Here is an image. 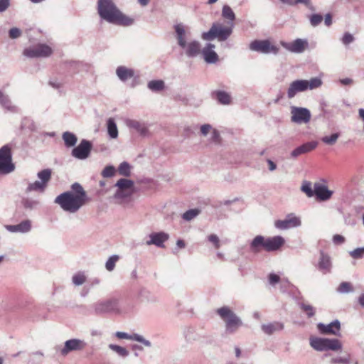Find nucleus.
I'll return each instance as SVG.
<instances>
[{"mask_svg":"<svg viewBox=\"0 0 364 364\" xmlns=\"http://www.w3.org/2000/svg\"><path fill=\"white\" fill-rule=\"evenodd\" d=\"M9 35L11 39H16L21 36V31L19 28L14 27L9 30Z\"/></svg>","mask_w":364,"mask_h":364,"instance_id":"13d9d810","label":"nucleus"},{"mask_svg":"<svg viewBox=\"0 0 364 364\" xmlns=\"http://www.w3.org/2000/svg\"><path fill=\"white\" fill-rule=\"evenodd\" d=\"M216 312L224 321L225 332L228 334L236 333L243 324L240 318L227 306L218 309Z\"/></svg>","mask_w":364,"mask_h":364,"instance_id":"20e7f679","label":"nucleus"},{"mask_svg":"<svg viewBox=\"0 0 364 364\" xmlns=\"http://www.w3.org/2000/svg\"><path fill=\"white\" fill-rule=\"evenodd\" d=\"M354 40H355L354 36L351 33L346 32L344 33V35L341 39V41L345 46H348L350 43H353L354 41Z\"/></svg>","mask_w":364,"mask_h":364,"instance_id":"4d7b16f0","label":"nucleus"},{"mask_svg":"<svg viewBox=\"0 0 364 364\" xmlns=\"http://www.w3.org/2000/svg\"><path fill=\"white\" fill-rule=\"evenodd\" d=\"M93 313L96 315L105 314H121L119 299L112 298L107 300L99 301L92 305Z\"/></svg>","mask_w":364,"mask_h":364,"instance_id":"0eeeda50","label":"nucleus"},{"mask_svg":"<svg viewBox=\"0 0 364 364\" xmlns=\"http://www.w3.org/2000/svg\"><path fill=\"white\" fill-rule=\"evenodd\" d=\"M317 329L320 333L323 335H340L341 323L338 319L334 320L328 324L318 323L317 324Z\"/></svg>","mask_w":364,"mask_h":364,"instance_id":"4468645a","label":"nucleus"},{"mask_svg":"<svg viewBox=\"0 0 364 364\" xmlns=\"http://www.w3.org/2000/svg\"><path fill=\"white\" fill-rule=\"evenodd\" d=\"M188 58H195L201 53V45L198 41H192L182 48Z\"/></svg>","mask_w":364,"mask_h":364,"instance_id":"393cba45","label":"nucleus"},{"mask_svg":"<svg viewBox=\"0 0 364 364\" xmlns=\"http://www.w3.org/2000/svg\"><path fill=\"white\" fill-rule=\"evenodd\" d=\"M147 87L153 92H159L164 89L165 84L161 80H151L148 82Z\"/></svg>","mask_w":364,"mask_h":364,"instance_id":"c9c22d12","label":"nucleus"},{"mask_svg":"<svg viewBox=\"0 0 364 364\" xmlns=\"http://www.w3.org/2000/svg\"><path fill=\"white\" fill-rule=\"evenodd\" d=\"M118 171L120 175L128 177L131 175V166L127 162H122L120 164Z\"/></svg>","mask_w":364,"mask_h":364,"instance_id":"de8ad7c7","label":"nucleus"},{"mask_svg":"<svg viewBox=\"0 0 364 364\" xmlns=\"http://www.w3.org/2000/svg\"><path fill=\"white\" fill-rule=\"evenodd\" d=\"M222 16L233 23L235 19V14L228 5H224L222 9Z\"/></svg>","mask_w":364,"mask_h":364,"instance_id":"58836bf2","label":"nucleus"},{"mask_svg":"<svg viewBox=\"0 0 364 364\" xmlns=\"http://www.w3.org/2000/svg\"><path fill=\"white\" fill-rule=\"evenodd\" d=\"M212 126L209 124H205L200 127V132L203 136H207L208 134L212 130Z\"/></svg>","mask_w":364,"mask_h":364,"instance_id":"680f3d73","label":"nucleus"},{"mask_svg":"<svg viewBox=\"0 0 364 364\" xmlns=\"http://www.w3.org/2000/svg\"><path fill=\"white\" fill-rule=\"evenodd\" d=\"M301 190L306 194L308 197L314 196V189L311 188V183L309 181H304L301 186Z\"/></svg>","mask_w":364,"mask_h":364,"instance_id":"3c124183","label":"nucleus"},{"mask_svg":"<svg viewBox=\"0 0 364 364\" xmlns=\"http://www.w3.org/2000/svg\"><path fill=\"white\" fill-rule=\"evenodd\" d=\"M215 95L219 103L227 105L231 102L230 95L225 91H216Z\"/></svg>","mask_w":364,"mask_h":364,"instance_id":"f704fd0d","label":"nucleus"},{"mask_svg":"<svg viewBox=\"0 0 364 364\" xmlns=\"http://www.w3.org/2000/svg\"><path fill=\"white\" fill-rule=\"evenodd\" d=\"M211 140L216 143L219 142L220 140V132L215 129H213L211 133Z\"/></svg>","mask_w":364,"mask_h":364,"instance_id":"0e129e2a","label":"nucleus"},{"mask_svg":"<svg viewBox=\"0 0 364 364\" xmlns=\"http://www.w3.org/2000/svg\"><path fill=\"white\" fill-rule=\"evenodd\" d=\"M133 193V190L122 189L117 190L114 195V198L117 200H123L124 198L130 197Z\"/></svg>","mask_w":364,"mask_h":364,"instance_id":"37998d69","label":"nucleus"},{"mask_svg":"<svg viewBox=\"0 0 364 364\" xmlns=\"http://www.w3.org/2000/svg\"><path fill=\"white\" fill-rule=\"evenodd\" d=\"M262 330L267 335H271L276 331H282L284 328L283 323L280 322H273L267 324H262Z\"/></svg>","mask_w":364,"mask_h":364,"instance_id":"7c9ffc66","label":"nucleus"},{"mask_svg":"<svg viewBox=\"0 0 364 364\" xmlns=\"http://www.w3.org/2000/svg\"><path fill=\"white\" fill-rule=\"evenodd\" d=\"M116 75L121 81L125 82L135 76V71L132 68L121 65L117 68Z\"/></svg>","mask_w":364,"mask_h":364,"instance_id":"cd10ccee","label":"nucleus"},{"mask_svg":"<svg viewBox=\"0 0 364 364\" xmlns=\"http://www.w3.org/2000/svg\"><path fill=\"white\" fill-rule=\"evenodd\" d=\"M115 168L113 166H107L102 171V176L104 178H109L114 175Z\"/></svg>","mask_w":364,"mask_h":364,"instance_id":"864d4df0","label":"nucleus"},{"mask_svg":"<svg viewBox=\"0 0 364 364\" xmlns=\"http://www.w3.org/2000/svg\"><path fill=\"white\" fill-rule=\"evenodd\" d=\"M331 266L330 257L323 252H321L318 269L323 274H326L331 272Z\"/></svg>","mask_w":364,"mask_h":364,"instance_id":"bb28decb","label":"nucleus"},{"mask_svg":"<svg viewBox=\"0 0 364 364\" xmlns=\"http://www.w3.org/2000/svg\"><path fill=\"white\" fill-rule=\"evenodd\" d=\"M309 345L314 350L319 352L338 351L342 349V343L337 338L311 336L309 338Z\"/></svg>","mask_w":364,"mask_h":364,"instance_id":"423d86ee","label":"nucleus"},{"mask_svg":"<svg viewBox=\"0 0 364 364\" xmlns=\"http://www.w3.org/2000/svg\"><path fill=\"white\" fill-rule=\"evenodd\" d=\"M310 23L312 26H317L323 21V16L321 14H315L310 16Z\"/></svg>","mask_w":364,"mask_h":364,"instance_id":"5fc2aeb1","label":"nucleus"},{"mask_svg":"<svg viewBox=\"0 0 364 364\" xmlns=\"http://www.w3.org/2000/svg\"><path fill=\"white\" fill-rule=\"evenodd\" d=\"M10 6V0H0V13L4 12Z\"/></svg>","mask_w":364,"mask_h":364,"instance_id":"e2e57ef3","label":"nucleus"},{"mask_svg":"<svg viewBox=\"0 0 364 364\" xmlns=\"http://www.w3.org/2000/svg\"><path fill=\"white\" fill-rule=\"evenodd\" d=\"M97 11L101 18L106 21L121 26H131L134 20L123 14L113 0H98Z\"/></svg>","mask_w":364,"mask_h":364,"instance_id":"f03ea898","label":"nucleus"},{"mask_svg":"<svg viewBox=\"0 0 364 364\" xmlns=\"http://www.w3.org/2000/svg\"><path fill=\"white\" fill-rule=\"evenodd\" d=\"M291 120L296 124H306L311 119V112L307 108L293 106L291 107Z\"/></svg>","mask_w":364,"mask_h":364,"instance_id":"f8f14e48","label":"nucleus"},{"mask_svg":"<svg viewBox=\"0 0 364 364\" xmlns=\"http://www.w3.org/2000/svg\"><path fill=\"white\" fill-rule=\"evenodd\" d=\"M250 249L253 253H258L262 249L265 250V237L262 235L256 236L250 242Z\"/></svg>","mask_w":364,"mask_h":364,"instance_id":"c85d7f7f","label":"nucleus"},{"mask_svg":"<svg viewBox=\"0 0 364 364\" xmlns=\"http://www.w3.org/2000/svg\"><path fill=\"white\" fill-rule=\"evenodd\" d=\"M282 3L287 4L289 6H293L297 4H301L305 5L307 8H309L311 11H314L315 9L311 4V0H280Z\"/></svg>","mask_w":364,"mask_h":364,"instance_id":"4c0bfd02","label":"nucleus"},{"mask_svg":"<svg viewBox=\"0 0 364 364\" xmlns=\"http://www.w3.org/2000/svg\"><path fill=\"white\" fill-rule=\"evenodd\" d=\"M109 348L122 358H126L129 355V352L124 347L116 344H109Z\"/></svg>","mask_w":364,"mask_h":364,"instance_id":"ea45409f","label":"nucleus"},{"mask_svg":"<svg viewBox=\"0 0 364 364\" xmlns=\"http://www.w3.org/2000/svg\"><path fill=\"white\" fill-rule=\"evenodd\" d=\"M4 228L10 232L25 234L31 230L32 222L27 219L16 225H6Z\"/></svg>","mask_w":364,"mask_h":364,"instance_id":"f3484780","label":"nucleus"},{"mask_svg":"<svg viewBox=\"0 0 364 364\" xmlns=\"http://www.w3.org/2000/svg\"><path fill=\"white\" fill-rule=\"evenodd\" d=\"M354 259H360L364 256V247H358L349 252Z\"/></svg>","mask_w":364,"mask_h":364,"instance_id":"6e6d98bb","label":"nucleus"},{"mask_svg":"<svg viewBox=\"0 0 364 364\" xmlns=\"http://www.w3.org/2000/svg\"><path fill=\"white\" fill-rule=\"evenodd\" d=\"M107 126L109 136L112 139H116L118 136V129L114 119L109 118L107 122Z\"/></svg>","mask_w":364,"mask_h":364,"instance_id":"72a5a7b5","label":"nucleus"},{"mask_svg":"<svg viewBox=\"0 0 364 364\" xmlns=\"http://www.w3.org/2000/svg\"><path fill=\"white\" fill-rule=\"evenodd\" d=\"M215 45L212 43H208L203 49H202V55L203 56L204 60L207 63H215L218 60V54L213 50L215 48Z\"/></svg>","mask_w":364,"mask_h":364,"instance_id":"4be33fe9","label":"nucleus"},{"mask_svg":"<svg viewBox=\"0 0 364 364\" xmlns=\"http://www.w3.org/2000/svg\"><path fill=\"white\" fill-rule=\"evenodd\" d=\"M333 241L335 244H342L345 241L344 237L340 235H335L333 237Z\"/></svg>","mask_w":364,"mask_h":364,"instance_id":"338daca9","label":"nucleus"},{"mask_svg":"<svg viewBox=\"0 0 364 364\" xmlns=\"http://www.w3.org/2000/svg\"><path fill=\"white\" fill-rule=\"evenodd\" d=\"M314 195L319 200H328L333 192L328 189V188L321 183H316L314 184Z\"/></svg>","mask_w":364,"mask_h":364,"instance_id":"a878e982","label":"nucleus"},{"mask_svg":"<svg viewBox=\"0 0 364 364\" xmlns=\"http://www.w3.org/2000/svg\"><path fill=\"white\" fill-rule=\"evenodd\" d=\"M284 242L282 236L265 238V250L267 252L277 250L284 244Z\"/></svg>","mask_w":364,"mask_h":364,"instance_id":"b1692460","label":"nucleus"},{"mask_svg":"<svg viewBox=\"0 0 364 364\" xmlns=\"http://www.w3.org/2000/svg\"><path fill=\"white\" fill-rule=\"evenodd\" d=\"M119 257L117 255H113L109 257L105 263V268L107 271L112 272L115 267L117 262L119 260Z\"/></svg>","mask_w":364,"mask_h":364,"instance_id":"49530a36","label":"nucleus"},{"mask_svg":"<svg viewBox=\"0 0 364 364\" xmlns=\"http://www.w3.org/2000/svg\"><path fill=\"white\" fill-rule=\"evenodd\" d=\"M300 307L309 318L313 317L315 315V309L312 306L301 303Z\"/></svg>","mask_w":364,"mask_h":364,"instance_id":"603ef678","label":"nucleus"},{"mask_svg":"<svg viewBox=\"0 0 364 364\" xmlns=\"http://www.w3.org/2000/svg\"><path fill=\"white\" fill-rule=\"evenodd\" d=\"M208 240L214 245L215 248L220 247V240L216 235H215V234L210 235L208 237Z\"/></svg>","mask_w":364,"mask_h":364,"instance_id":"052dcab7","label":"nucleus"},{"mask_svg":"<svg viewBox=\"0 0 364 364\" xmlns=\"http://www.w3.org/2000/svg\"><path fill=\"white\" fill-rule=\"evenodd\" d=\"M86 346V343L80 339L73 338L65 342L64 347L60 350L63 355H66L69 352L82 350Z\"/></svg>","mask_w":364,"mask_h":364,"instance_id":"dca6fc26","label":"nucleus"},{"mask_svg":"<svg viewBox=\"0 0 364 364\" xmlns=\"http://www.w3.org/2000/svg\"><path fill=\"white\" fill-rule=\"evenodd\" d=\"M124 122L129 129L135 130L141 136H147L149 134L148 127L144 122L132 119H127Z\"/></svg>","mask_w":364,"mask_h":364,"instance_id":"a211bd4d","label":"nucleus"},{"mask_svg":"<svg viewBox=\"0 0 364 364\" xmlns=\"http://www.w3.org/2000/svg\"><path fill=\"white\" fill-rule=\"evenodd\" d=\"M174 29L176 32V37L177 39V43L181 48L186 46V32L184 28V26L182 23H178L174 26Z\"/></svg>","mask_w":364,"mask_h":364,"instance_id":"c756f323","label":"nucleus"},{"mask_svg":"<svg viewBox=\"0 0 364 364\" xmlns=\"http://www.w3.org/2000/svg\"><path fill=\"white\" fill-rule=\"evenodd\" d=\"M72 281L75 286H80L85 283L86 277L83 272H78L73 276Z\"/></svg>","mask_w":364,"mask_h":364,"instance_id":"8fccbe9b","label":"nucleus"},{"mask_svg":"<svg viewBox=\"0 0 364 364\" xmlns=\"http://www.w3.org/2000/svg\"><path fill=\"white\" fill-rule=\"evenodd\" d=\"M318 146V142L316 141H308L301 144V146L295 148L290 154L291 157L293 159H296L299 156L302 154H307L314 149H315Z\"/></svg>","mask_w":364,"mask_h":364,"instance_id":"aec40b11","label":"nucleus"},{"mask_svg":"<svg viewBox=\"0 0 364 364\" xmlns=\"http://www.w3.org/2000/svg\"><path fill=\"white\" fill-rule=\"evenodd\" d=\"M38 178L41 181H36L33 183H29L27 188L25 190L26 193H28L32 191H36L43 193L51 178L50 169H44L41 171L37 174Z\"/></svg>","mask_w":364,"mask_h":364,"instance_id":"1a4fd4ad","label":"nucleus"},{"mask_svg":"<svg viewBox=\"0 0 364 364\" xmlns=\"http://www.w3.org/2000/svg\"><path fill=\"white\" fill-rule=\"evenodd\" d=\"M15 168L12 161L11 149L9 144H6L0 148V175L11 173Z\"/></svg>","mask_w":364,"mask_h":364,"instance_id":"6e6552de","label":"nucleus"},{"mask_svg":"<svg viewBox=\"0 0 364 364\" xmlns=\"http://www.w3.org/2000/svg\"><path fill=\"white\" fill-rule=\"evenodd\" d=\"M354 291L351 284L348 282H341L336 289V291L339 294H348Z\"/></svg>","mask_w":364,"mask_h":364,"instance_id":"a19ab883","label":"nucleus"},{"mask_svg":"<svg viewBox=\"0 0 364 364\" xmlns=\"http://www.w3.org/2000/svg\"><path fill=\"white\" fill-rule=\"evenodd\" d=\"M250 49L264 54H277L279 50V47L271 44L268 40H255L250 43Z\"/></svg>","mask_w":364,"mask_h":364,"instance_id":"9b49d317","label":"nucleus"},{"mask_svg":"<svg viewBox=\"0 0 364 364\" xmlns=\"http://www.w3.org/2000/svg\"><path fill=\"white\" fill-rule=\"evenodd\" d=\"M89 201L90 198L82 185L75 182L71 185L70 191L58 195L54 202L64 211L75 213Z\"/></svg>","mask_w":364,"mask_h":364,"instance_id":"f257e3e1","label":"nucleus"},{"mask_svg":"<svg viewBox=\"0 0 364 364\" xmlns=\"http://www.w3.org/2000/svg\"><path fill=\"white\" fill-rule=\"evenodd\" d=\"M292 284L289 282L288 279H282L281 281V290L284 292L287 291V289L291 287Z\"/></svg>","mask_w":364,"mask_h":364,"instance_id":"69168bd1","label":"nucleus"},{"mask_svg":"<svg viewBox=\"0 0 364 364\" xmlns=\"http://www.w3.org/2000/svg\"><path fill=\"white\" fill-rule=\"evenodd\" d=\"M48 84L55 89H58L62 86V83L59 82L58 80H49Z\"/></svg>","mask_w":364,"mask_h":364,"instance_id":"774afa93","label":"nucleus"},{"mask_svg":"<svg viewBox=\"0 0 364 364\" xmlns=\"http://www.w3.org/2000/svg\"><path fill=\"white\" fill-rule=\"evenodd\" d=\"M115 336L119 339H127L131 341H135L144 345L146 347H151V343L144 338L141 335L138 333L129 334L125 332L117 331Z\"/></svg>","mask_w":364,"mask_h":364,"instance_id":"412c9836","label":"nucleus"},{"mask_svg":"<svg viewBox=\"0 0 364 364\" xmlns=\"http://www.w3.org/2000/svg\"><path fill=\"white\" fill-rule=\"evenodd\" d=\"M0 103L5 108L12 110L14 107L12 105V103L8 95H5L0 90Z\"/></svg>","mask_w":364,"mask_h":364,"instance_id":"a18cd8bd","label":"nucleus"},{"mask_svg":"<svg viewBox=\"0 0 364 364\" xmlns=\"http://www.w3.org/2000/svg\"><path fill=\"white\" fill-rule=\"evenodd\" d=\"M150 240L146 241L147 245H154L159 247H164V243L168 239V235L164 232H153L149 235Z\"/></svg>","mask_w":364,"mask_h":364,"instance_id":"5701e85b","label":"nucleus"},{"mask_svg":"<svg viewBox=\"0 0 364 364\" xmlns=\"http://www.w3.org/2000/svg\"><path fill=\"white\" fill-rule=\"evenodd\" d=\"M339 136L338 133L332 134L331 136H325L321 138V141L327 145L332 146L336 143Z\"/></svg>","mask_w":364,"mask_h":364,"instance_id":"09e8293b","label":"nucleus"},{"mask_svg":"<svg viewBox=\"0 0 364 364\" xmlns=\"http://www.w3.org/2000/svg\"><path fill=\"white\" fill-rule=\"evenodd\" d=\"M21 204L26 210L32 211L38 207L39 201L31 198H23Z\"/></svg>","mask_w":364,"mask_h":364,"instance_id":"2f4dec72","label":"nucleus"},{"mask_svg":"<svg viewBox=\"0 0 364 364\" xmlns=\"http://www.w3.org/2000/svg\"><path fill=\"white\" fill-rule=\"evenodd\" d=\"M301 225L299 218L293 214L288 215L284 220L275 221L274 226L279 230H287L292 228H296Z\"/></svg>","mask_w":364,"mask_h":364,"instance_id":"2eb2a0df","label":"nucleus"},{"mask_svg":"<svg viewBox=\"0 0 364 364\" xmlns=\"http://www.w3.org/2000/svg\"><path fill=\"white\" fill-rule=\"evenodd\" d=\"M53 53L52 48L46 44L39 43L23 50L24 56L29 58H47Z\"/></svg>","mask_w":364,"mask_h":364,"instance_id":"9d476101","label":"nucleus"},{"mask_svg":"<svg viewBox=\"0 0 364 364\" xmlns=\"http://www.w3.org/2000/svg\"><path fill=\"white\" fill-rule=\"evenodd\" d=\"M330 364H350V355H348L346 357L341 356H334L332 357L330 360ZM354 364H358V362H355Z\"/></svg>","mask_w":364,"mask_h":364,"instance_id":"c03bdc74","label":"nucleus"},{"mask_svg":"<svg viewBox=\"0 0 364 364\" xmlns=\"http://www.w3.org/2000/svg\"><path fill=\"white\" fill-rule=\"evenodd\" d=\"M281 45L291 53H301L305 50V48L307 46V41L301 38H297L291 43L282 41Z\"/></svg>","mask_w":364,"mask_h":364,"instance_id":"6ab92c4d","label":"nucleus"},{"mask_svg":"<svg viewBox=\"0 0 364 364\" xmlns=\"http://www.w3.org/2000/svg\"><path fill=\"white\" fill-rule=\"evenodd\" d=\"M323 84L322 80L318 77H312L310 80H296L292 81L287 90V97L294 98L298 92L312 90L320 87Z\"/></svg>","mask_w":364,"mask_h":364,"instance_id":"7ed1b4c3","label":"nucleus"},{"mask_svg":"<svg viewBox=\"0 0 364 364\" xmlns=\"http://www.w3.org/2000/svg\"><path fill=\"white\" fill-rule=\"evenodd\" d=\"M280 282V277L274 273H271L269 275V283L274 286Z\"/></svg>","mask_w":364,"mask_h":364,"instance_id":"bf43d9fd","label":"nucleus"},{"mask_svg":"<svg viewBox=\"0 0 364 364\" xmlns=\"http://www.w3.org/2000/svg\"><path fill=\"white\" fill-rule=\"evenodd\" d=\"M62 138L64 141L65 145L67 147L74 146L77 141L76 135L70 132H64L63 134Z\"/></svg>","mask_w":364,"mask_h":364,"instance_id":"473e14b6","label":"nucleus"},{"mask_svg":"<svg viewBox=\"0 0 364 364\" xmlns=\"http://www.w3.org/2000/svg\"><path fill=\"white\" fill-rule=\"evenodd\" d=\"M115 186L118 188V190L129 189L133 190L134 181L127 178H120L117 181Z\"/></svg>","mask_w":364,"mask_h":364,"instance_id":"e433bc0d","label":"nucleus"},{"mask_svg":"<svg viewBox=\"0 0 364 364\" xmlns=\"http://www.w3.org/2000/svg\"><path fill=\"white\" fill-rule=\"evenodd\" d=\"M200 213L198 208L190 209L182 215V218L186 221H191Z\"/></svg>","mask_w":364,"mask_h":364,"instance_id":"79ce46f5","label":"nucleus"},{"mask_svg":"<svg viewBox=\"0 0 364 364\" xmlns=\"http://www.w3.org/2000/svg\"><path fill=\"white\" fill-rule=\"evenodd\" d=\"M92 148V143L86 139H82L79 145L72 150V156L80 160L88 158Z\"/></svg>","mask_w":364,"mask_h":364,"instance_id":"ddd939ff","label":"nucleus"},{"mask_svg":"<svg viewBox=\"0 0 364 364\" xmlns=\"http://www.w3.org/2000/svg\"><path fill=\"white\" fill-rule=\"evenodd\" d=\"M229 26H224L220 23H213L210 30L202 33V38L205 41L218 39V41H226L232 33L233 23H229Z\"/></svg>","mask_w":364,"mask_h":364,"instance_id":"39448f33","label":"nucleus"}]
</instances>
